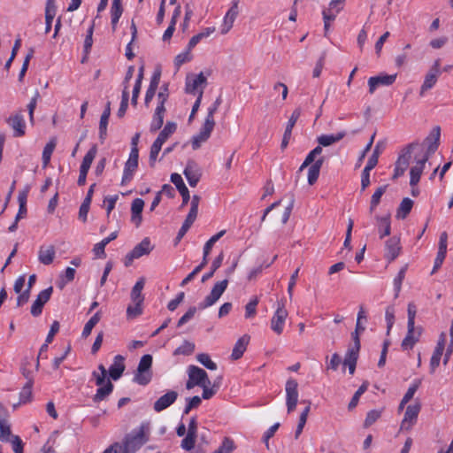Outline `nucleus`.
<instances>
[{
	"mask_svg": "<svg viewBox=\"0 0 453 453\" xmlns=\"http://www.w3.org/2000/svg\"><path fill=\"white\" fill-rule=\"evenodd\" d=\"M441 136L440 127H434L430 134L424 140L422 143L418 142V146L415 147L414 151V161L415 165L411 168L410 171V185L411 187L417 186L419 182L426 163L431 155H433L439 146Z\"/></svg>",
	"mask_w": 453,
	"mask_h": 453,
	"instance_id": "nucleus-1",
	"label": "nucleus"
},
{
	"mask_svg": "<svg viewBox=\"0 0 453 453\" xmlns=\"http://www.w3.org/2000/svg\"><path fill=\"white\" fill-rule=\"evenodd\" d=\"M143 431L138 432L136 434H127L123 441V445L115 442L107 448L103 453H134L138 450L144 443Z\"/></svg>",
	"mask_w": 453,
	"mask_h": 453,
	"instance_id": "nucleus-2",
	"label": "nucleus"
},
{
	"mask_svg": "<svg viewBox=\"0 0 453 453\" xmlns=\"http://www.w3.org/2000/svg\"><path fill=\"white\" fill-rule=\"evenodd\" d=\"M98 370L100 372L95 371L92 373L96 385L98 386L96 393L93 396L94 403L104 401L113 390V384L107 378V371L104 365H99Z\"/></svg>",
	"mask_w": 453,
	"mask_h": 453,
	"instance_id": "nucleus-3",
	"label": "nucleus"
},
{
	"mask_svg": "<svg viewBox=\"0 0 453 453\" xmlns=\"http://www.w3.org/2000/svg\"><path fill=\"white\" fill-rule=\"evenodd\" d=\"M151 365H152V356L150 354H146L142 357L140 359L137 372L134 375V380L139 385L145 386L147 385L152 378L151 372Z\"/></svg>",
	"mask_w": 453,
	"mask_h": 453,
	"instance_id": "nucleus-4",
	"label": "nucleus"
},
{
	"mask_svg": "<svg viewBox=\"0 0 453 453\" xmlns=\"http://www.w3.org/2000/svg\"><path fill=\"white\" fill-rule=\"evenodd\" d=\"M417 146L418 142H411L403 149L402 153L400 154L395 162V173L393 174L394 180L397 179L398 177L402 176L404 173V172L409 166L411 154L413 153L414 149Z\"/></svg>",
	"mask_w": 453,
	"mask_h": 453,
	"instance_id": "nucleus-5",
	"label": "nucleus"
},
{
	"mask_svg": "<svg viewBox=\"0 0 453 453\" xmlns=\"http://www.w3.org/2000/svg\"><path fill=\"white\" fill-rule=\"evenodd\" d=\"M228 285V280L218 281L212 288L211 293L198 304V309L203 310L212 306L220 298Z\"/></svg>",
	"mask_w": 453,
	"mask_h": 453,
	"instance_id": "nucleus-6",
	"label": "nucleus"
},
{
	"mask_svg": "<svg viewBox=\"0 0 453 453\" xmlns=\"http://www.w3.org/2000/svg\"><path fill=\"white\" fill-rule=\"evenodd\" d=\"M188 380L186 383L187 389H192L196 386L202 387L208 381L209 377L207 372L196 365H189L188 369Z\"/></svg>",
	"mask_w": 453,
	"mask_h": 453,
	"instance_id": "nucleus-7",
	"label": "nucleus"
},
{
	"mask_svg": "<svg viewBox=\"0 0 453 453\" xmlns=\"http://www.w3.org/2000/svg\"><path fill=\"white\" fill-rule=\"evenodd\" d=\"M152 250L150 241L149 238H144L138 243L125 257V265L129 266L134 259H137L144 255H148Z\"/></svg>",
	"mask_w": 453,
	"mask_h": 453,
	"instance_id": "nucleus-8",
	"label": "nucleus"
},
{
	"mask_svg": "<svg viewBox=\"0 0 453 453\" xmlns=\"http://www.w3.org/2000/svg\"><path fill=\"white\" fill-rule=\"evenodd\" d=\"M288 314L284 303L279 302L277 310L271 319V328L277 334H282Z\"/></svg>",
	"mask_w": 453,
	"mask_h": 453,
	"instance_id": "nucleus-9",
	"label": "nucleus"
},
{
	"mask_svg": "<svg viewBox=\"0 0 453 453\" xmlns=\"http://www.w3.org/2000/svg\"><path fill=\"white\" fill-rule=\"evenodd\" d=\"M298 383L294 379H288L286 382V404L288 412H292L298 401Z\"/></svg>",
	"mask_w": 453,
	"mask_h": 453,
	"instance_id": "nucleus-10",
	"label": "nucleus"
},
{
	"mask_svg": "<svg viewBox=\"0 0 453 453\" xmlns=\"http://www.w3.org/2000/svg\"><path fill=\"white\" fill-rule=\"evenodd\" d=\"M440 66L441 61L440 59H436L425 77L420 88V96H423L426 91L431 89L435 85L441 74Z\"/></svg>",
	"mask_w": 453,
	"mask_h": 453,
	"instance_id": "nucleus-11",
	"label": "nucleus"
},
{
	"mask_svg": "<svg viewBox=\"0 0 453 453\" xmlns=\"http://www.w3.org/2000/svg\"><path fill=\"white\" fill-rule=\"evenodd\" d=\"M420 403L409 405L404 413L403 419L402 420L400 429L409 431L416 423L418 413L420 411Z\"/></svg>",
	"mask_w": 453,
	"mask_h": 453,
	"instance_id": "nucleus-12",
	"label": "nucleus"
},
{
	"mask_svg": "<svg viewBox=\"0 0 453 453\" xmlns=\"http://www.w3.org/2000/svg\"><path fill=\"white\" fill-rule=\"evenodd\" d=\"M139 154H135L134 151H130L129 157L125 164L123 177L121 184L125 185L131 181L134 177L135 171L138 168Z\"/></svg>",
	"mask_w": 453,
	"mask_h": 453,
	"instance_id": "nucleus-13",
	"label": "nucleus"
},
{
	"mask_svg": "<svg viewBox=\"0 0 453 453\" xmlns=\"http://www.w3.org/2000/svg\"><path fill=\"white\" fill-rule=\"evenodd\" d=\"M396 79V74L381 73L377 76L370 77L368 80L369 93L373 94L380 86H390Z\"/></svg>",
	"mask_w": 453,
	"mask_h": 453,
	"instance_id": "nucleus-14",
	"label": "nucleus"
},
{
	"mask_svg": "<svg viewBox=\"0 0 453 453\" xmlns=\"http://www.w3.org/2000/svg\"><path fill=\"white\" fill-rule=\"evenodd\" d=\"M401 249L400 238L392 236L385 242L384 257L391 263L399 256Z\"/></svg>",
	"mask_w": 453,
	"mask_h": 453,
	"instance_id": "nucleus-15",
	"label": "nucleus"
},
{
	"mask_svg": "<svg viewBox=\"0 0 453 453\" xmlns=\"http://www.w3.org/2000/svg\"><path fill=\"white\" fill-rule=\"evenodd\" d=\"M7 124L13 130L14 137H21L26 134V122L21 112H17L6 119Z\"/></svg>",
	"mask_w": 453,
	"mask_h": 453,
	"instance_id": "nucleus-16",
	"label": "nucleus"
},
{
	"mask_svg": "<svg viewBox=\"0 0 453 453\" xmlns=\"http://www.w3.org/2000/svg\"><path fill=\"white\" fill-rule=\"evenodd\" d=\"M183 173L186 179L188 180V184L191 187H196L202 175L201 169L198 167L197 164L192 159H189L188 161Z\"/></svg>",
	"mask_w": 453,
	"mask_h": 453,
	"instance_id": "nucleus-17",
	"label": "nucleus"
},
{
	"mask_svg": "<svg viewBox=\"0 0 453 453\" xmlns=\"http://www.w3.org/2000/svg\"><path fill=\"white\" fill-rule=\"evenodd\" d=\"M53 288L50 287L41 291L31 307V314L34 317L39 316L42 311L43 305L50 300Z\"/></svg>",
	"mask_w": 453,
	"mask_h": 453,
	"instance_id": "nucleus-18",
	"label": "nucleus"
},
{
	"mask_svg": "<svg viewBox=\"0 0 453 453\" xmlns=\"http://www.w3.org/2000/svg\"><path fill=\"white\" fill-rule=\"evenodd\" d=\"M447 245L448 234L446 232H442L440 235L438 252L434 260V268L431 273L432 274H434L441 266L446 257Z\"/></svg>",
	"mask_w": 453,
	"mask_h": 453,
	"instance_id": "nucleus-19",
	"label": "nucleus"
},
{
	"mask_svg": "<svg viewBox=\"0 0 453 453\" xmlns=\"http://www.w3.org/2000/svg\"><path fill=\"white\" fill-rule=\"evenodd\" d=\"M178 393L174 390H170L154 403L153 409L155 411L160 412L172 405L176 401Z\"/></svg>",
	"mask_w": 453,
	"mask_h": 453,
	"instance_id": "nucleus-20",
	"label": "nucleus"
},
{
	"mask_svg": "<svg viewBox=\"0 0 453 453\" xmlns=\"http://www.w3.org/2000/svg\"><path fill=\"white\" fill-rule=\"evenodd\" d=\"M207 82L206 77L203 73H200L197 75H193L187 78L185 91L188 94L196 95L198 94L197 91L200 86H205Z\"/></svg>",
	"mask_w": 453,
	"mask_h": 453,
	"instance_id": "nucleus-21",
	"label": "nucleus"
},
{
	"mask_svg": "<svg viewBox=\"0 0 453 453\" xmlns=\"http://www.w3.org/2000/svg\"><path fill=\"white\" fill-rule=\"evenodd\" d=\"M213 128L214 126H211L210 122L203 123L200 132L192 138L191 143L193 150L199 149L202 143L210 138Z\"/></svg>",
	"mask_w": 453,
	"mask_h": 453,
	"instance_id": "nucleus-22",
	"label": "nucleus"
},
{
	"mask_svg": "<svg viewBox=\"0 0 453 453\" xmlns=\"http://www.w3.org/2000/svg\"><path fill=\"white\" fill-rule=\"evenodd\" d=\"M238 15V4L234 2L226 13L221 26V34H227L233 27L234 22Z\"/></svg>",
	"mask_w": 453,
	"mask_h": 453,
	"instance_id": "nucleus-23",
	"label": "nucleus"
},
{
	"mask_svg": "<svg viewBox=\"0 0 453 453\" xmlns=\"http://www.w3.org/2000/svg\"><path fill=\"white\" fill-rule=\"evenodd\" d=\"M171 181L176 186V188L182 196L181 206H185L190 199L189 191L183 182L182 177L179 173H172Z\"/></svg>",
	"mask_w": 453,
	"mask_h": 453,
	"instance_id": "nucleus-24",
	"label": "nucleus"
},
{
	"mask_svg": "<svg viewBox=\"0 0 453 453\" xmlns=\"http://www.w3.org/2000/svg\"><path fill=\"white\" fill-rule=\"evenodd\" d=\"M250 336L248 334H243L241 338L238 339L232 350L231 358L233 360H238L242 357L250 342Z\"/></svg>",
	"mask_w": 453,
	"mask_h": 453,
	"instance_id": "nucleus-25",
	"label": "nucleus"
},
{
	"mask_svg": "<svg viewBox=\"0 0 453 453\" xmlns=\"http://www.w3.org/2000/svg\"><path fill=\"white\" fill-rule=\"evenodd\" d=\"M111 115V102H107L105 108L101 115L100 122H99V139L102 142L106 138L107 135V126L109 118Z\"/></svg>",
	"mask_w": 453,
	"mask_h": 453,
	"instance_id": "nucleus-26",
	"label": "nucleus"
},
{
	"mask_svg": "<svg viewBox=\"0 0 453 453\" xmlns=\"http://www.w3.org/2000/svg\"><path fill=\"white\" fill-rule=\"evenodd\" d=\"M124 371V357L118 355L114 357L113 364L109 368V375L112 380H117L121 377Z\"/></svg>",
	"mask_w": 453,
	"mask_h": 453,
	"instance_id": "nucleus-27",
	"label": "nucleus"
},
{
	"mask_svg": "<svg viewBox=\"0 0 453 453\" xmlns=\"http://www.w3.org/2000/svg\"><path fill=\"white\" fill-rule=\"evenodd\" d=\"M56 255L55 247L53 245L42 246L38 252V259L43 265H50Z\"/></svg>",
	"mask_w": 453,
	"mask_h": 453,
	"instance_id": "nucleus-28",
	"label": "nucleus"
},
{
	"mask_svg": "<svg viewBox=\"0 0 453 453\" xmlns=\"http://www.w3.org/2000/svg\"><path fill=\"white\" fill-rule=\"evenodd\" d=\"M165 111L162 104L157 106L150 127V132L154 133L162 127Z\"/></svg>",
	"mask_w": 453,
	"mask_h": 453,
	"instance_id": "nucleus-29",
	"label": "nucleus"
},
{
	"mask_svg": "<svg viewBox=\"0 0 453 453\" xmlns=\"http://www.w3.org/2000/svg\"><path fill=\"white\" fill-rule=\"evenodd\" d=\"M375 219L377 221V229L380 239H383L385 236H388L391 233V223H390V216H375Z\"/></svg>",
	"mask_w": 453,
	"mask_h": 453,
	"instance_id": "nucleus-30",
	"label": "nucleus"
},
{
	"mask_svg": "<svg viewBox=\"0 0 453 453\" xmlns=\"http://www.w3.org/2000/svg\"><path fill=\"white\" fill-rule=\"evenodd\" d=\"M57 6L55 0H47L45 7V33L48 34L52 26V21L56 16Z\"/></svg>",
	"mask_w": 453,
	"mask_h": 453,
	"instance_id": "nucleus-31",
	"label": "nucleus"
},
{
	"mask_svg": "<svg viewBox=\"0 0 453 453\" xmlns=\"http://www.w3.org/2000/svg\"><path fill=\"white\" fill-rule=\"evenodd\" d=\"M144 207V201L141 198H135L131 204V220L139 226L142 222V212Z\"/></svg>",
	"mask_w": 453,
	"mask_h": 453,
	"instance_id": "nucleus-32",
	"label": "nucleus"
},
{
	"mask_svg": "<svg viewBox=\"0 0 453 453\" xmlns=\"http://www.w3.org/2000/svg\"><path fill=\"white\" fill-rule=\"evenodd\" d=\"M346 135L345 131H341L333 134H322L317 138L320 146L327 147L343 139Z\"/></svg>",
	"mask_w": 453,
	"mask_h": 453,
	"instance_id": "nucleus-33",
	"label": "nucleus"
},
{
	"mask_svg": "<svg viewBox=\"0 0 453 453\" xmlns=\"http://www.w3.org/2000/svg\"><path fill=\"white\" fill-rule=\"evenodd\" d=\"M359 357V350H354V349H349L347 350L345 354V357L343 360V365L348 366L349 372L350 374H354L357 362Z\"/></svg>",
	"mask_w": 453,
	"mask_h": 453,
	"instance_id": "nucleus-34",
	"label": "nucleus"
},
{
	"mask_svg": "<svg viewBox=\"0 0 453 453\" xmlns=\"http://www.w3.org/2000/svg\"><path fill=\"white\" fill-rule=\"evenodd\" d=\"M324 161V157H320L310 166L308 171V183L310 185H313L317 181Z\"/></svg>",
	"mask_w": 453,
	"mask_h": 453,
	"instance_id": "nucleus-35",
	"label": "nucleus"
},
{
	"mask_svg": "<svg viewBox=\"0 0 453 453\" xmlns=\"http://www.w3.org/2000/svg\"><path fill=\"white\" fill-rule=\"evenodd\" d=\"M123 8L121 5V0H112L111 7V27L112 30H116L117 24L122 15Z\"/></svg>",
	"mask_w": 453,
	"mask_h": 453,
	"instance_id": "nucleus-36",
	"label": "nucleus"
},
{
	"mask_svg": "<svg viewBox=\"0 0 453 453\" xmlns=\"http://www.w3.org/2000/svg\"><path fill=\"white\" fill-rule=\"evenodd\" d=\"M145 285V279L140 278L131 290V300L132 303H143L144 296L142 294V291Z\"/></svg>",
	"mask_w": 453,
	"mask_h": 453,
	"instance_id": "nucleus-37",
	"label": "nucleus"
},
{
	"mask_svg": "<svg viewBox=\"0 0 453 453\" xmlns=\"http://www.w3.org/2000/svg\"><path fill=\"white\" fill-rule=\"evenodd\" d=\"M29 188L27 187L25 190L19 193L18 201L19 204V211L16 216V221H19L27 214V200Z\"/></svg>",
	"mask_w": 453,
	"mask_h": 453,
	"instance_id": "nucleus-38",
	"label": "nucleus"
},
{
	"mask_svg": "<svg viewBox=\"0 0 453 453\" xmlns=\"http://www.w3.org/2000/svg\"><path fill=\"white\" fill-rule=\"evenodd\" d=\"M214 32H215L214 27H206L202 32L192 36L188 44V50H192L193 48H195L201 42V40L209 37Z\"/></svg>",
	"mask_w": 453,
	"mask_h": 453,
	"instance_id": "nucleus-39",
	"label": "nucleus"
},
{
	"mask_svg": "<svg viewBox=\"0 0 453 453\" xmlns=\"http://www.w3.org/2000/svg\"><path fill=\"white\" fill-rule=\"evenodd\" d=\"M413 206V201L408 197H405L401 202L397 211H396V218L404 219L408 214L411 212Z\"/></svg>",
	"mask_w": 453,
	"mask_h": 453,
	"instance_id": "nucleus-40",
	"label": "nucleus"
},
{
	"mask_svg": "<svg viewBox=\"0 0 453 453\" xmlns=\"http://www.w3.org/2000/svg\"><path fill=\"white\" fill-rule=\"evenodd\" d=\"M176 129L177 124L175 122L168 121L156 140L164 144L166 140L176 131Z\"/></svg>",
	"mask_w": 453,
	"mask_h": 453,
	"instance_id": "nucleus-41",
	"label": "nucleus"
},
{
	"mask_svg": "<svg viewBox=\"0 0 453 453\" xmlns=\"http://www.w3.org/2000/svg\"><path fill=\"white\" fill-rule=\"evenodd\" d=\"M387 188H388V185H383V186L379 187L375 190V192L372 196L371 202H370V208H369L370 213H372L374 211V210L377 208V206L380 204V198L386 192Z\"/></svg>",
	"mask_w": 453,
	"mask_h": 453,
	"instance_id": "nucleus-42",
	"label": "nucleus"
},
{
	"mask_svg": "<svg viewBox=\"0 0 453 453\" xmlns=\"http://www.w3.org/2000/svg\"><path fill=\"white\" fill-rule=\"evenodd\" d=\"M142 79H143V66L140 67V69H139V73H138L134 87L133 88L131 103L134 106H136V104H137V100H138L139 94H140L141 88H142Z\"/></svg>",
	"mask_w": 453,
	"mask_h": 453,
	"instance_id": "nucleus-43",
	"label": "nucleus"
},
{
	"mask_svg": "<svg viewBox=\"0 0 453 453\" xmlns=\"http://www.w3.org/2000/svg\"><path fill=\"white\" fill-rule=\"evenodd\" d=\"M96 153H97V148L96 145H93L89 149V150L86 153V155L84 156L80 168L89 171V168L96 156Z\"/></svg>",
	"mask_w": 453,
	"mask_h": 453,
	"instance_id": "nucleus-44",
	"label": "nucleus"
},
{
	"mask_svg": "<svg viewBox=\"0 0 453 453\" xmlns=\"http://www.w3.org/2000/svg\"><path fill=\"white\" fill-rule=\"evenodd\" d=\"M12 434L10 425L7 423L4 417H0V440L2 441H9L12 440Z\"/></svg>",
	"mask_w": 453,
	"mask_h": 453,
	"instance_id": "nucleus-45",
	"label": "nucleus"
},
{
	"mask_svg": "<svg viewBox=\"0 0 453 453\" xmlns=\"http://www.w3.org/2000/svg\"><path fill=\"white\" fill-rule=\"evenodd\" d=\"M224 259V254L221 252L211 263V266L210 267V272L203 274L202 277V281L204 282L207 280L211 279L214 273L221 266Z\"/></svg>",
	"mask_w": 453,
	"mask_h": 453,
	"instance_id": "nucleus-46",
	"label": "nucleus"
},
{
	"mask_svg": "<svg viewBox=\"0 0 453 453\" xmlns=\"http://www.w3.org/2000/svg\"><path fill=\"white\" fill-rule=\"evenodd\" d=\"M33 381H27V383L22 388L20 393H19V403H29L32 399L33 394H32V387H33Z\"/></svg>",
	"mask_w": 453,
	"mask_h": 453,
	"instance_id": "nucleus-47",
	"label": "nucleus"
},
{
	"mask_svg": "<svg viewBox=\"0 0 453 453\" xmlns=\"http://www.w3.org/2000/svg\"><path fill=\"white\" fill-rule=\"evenodd\" d=\"M414 327L411 329V327H407V334L403 338L401 348L403 350L411 349L414 345L417 343V339L413 338Z\"/></svg>",
	"mask_w": 453,
	"mask_h": 453,
	"instance_id": "nucleus-48",
	"label": "nucleus"
},
{
	"mask_svg": "<svg viewBox=\"0 0 453 453\" xmlns=\"http://www.w3.org/2000/svg\"><path fill=\"white\" fill-rule=\"evenodd\" d=\"M56 147V142L55 140H50L44 147L42 151V165L43 167H47V165L50 163L51 155L55 150Z\"/></svg>",
	"mask_w": 453,
	"mask_h": 453,
	"instance_id": "nucleus-49",
	"label": "nucleus"
},
{
	"mask_svg": "<svg viewBox=\"0 0 453 453\" xmlns=\"http://www.w3.org/2000/svg\"><path fill=\"white\" fill-rule=\"evenodd\" d=\"M101 319L100 312L97 311L95 313L89 320L85 324L83 331H82V337L87 338L90 334L94 326L99 322Z\"/></svg>",
	"mask_w": 453,
	"mask_h": 453,
	"instance_id": "nucleus-50",
	"label": "nucleus"
},
{
	"mask_svg": "<svg viewBox=\"0 0 453 453\" xmlns=\"http://www.w3.org/2000/svg\"><path fill=\"white\" fill-rule=\"evenodd\" d=\"M406 271H407V265H405L404 266H403L400 269L396 277L394 280V288H395V297H398V296H399V293H400L401 288H402V283L405 278Z\"/></svg>",
	"mask_w": 453,
	"mask_h": 453,
	"instance_id": "nucleus-51",
	"label": "nucleus"
},
{
	"mask_svg": "<svg viewBox=\"0 0 453 453\" xmlns=\"http://www.w3.org/2000/svg\"><path fill=\"white\" fill-rule=\"evenodd\" d=\"M234 449V441L229 437H225L221 445L213 453H232Z\"/></svg>",
	"mask_w": 453,
	"mask_h": 453,
	"instance_id": "nucleus-52",
	"label": "nucleus"
},
{
	"mask_svg": "<svg viewBox=\"0 0 453 453\" xmlns=\"http://www.w3.org/2000/svg\"><path fill=\"white\" fill-rule=\"evenodd\" d=\"M368 388V382H364L359 388L356 391L354 395L352 396L349 403V410H353L358 403L359 397L367 390Z\"/></svg>",
	"mask_w": 453,
	"mask_h": 453,
	"instance_id": "nucleus-53",
	"label": "nucleus"
},
{
	"mask_svg": "<svg viewBox=\"0 0 453 453\" xmlns=\"http://www.w3.org/2000/svg\"><path fill=\"white\" fill-rule=\"evenodd\" d=\"M187 403L183 410V415L188 414L193 409H196L202 403V398L198 395L188 397L186 399Z\"/></svg>",
	"mask_w": 453,
	"mask_h": 453,
	"instance_id": "nucleus-54",
	"label": "nucleus"
},
{
	"mask_svg": "<svg viewBox=\"0 0 453 453\" xmlns=\"http://www.w3.org/2000/svg\"><path fill=\"white\" fill-rule=\"evenodd\" d=\"M218 387L219 386L216 385V383H214L213 386L211 387V380H208V381H206L203 384V386L201 387L203 388V394L201 398L205 400L211 399L217 393Z\"/></svg>",
	"mask_w": 453,
	"mask_h": 453,
	"instance_id": "nucleus-55",
	"label": "nucleus"
},
{
	"mask_svg": "<svg viewBox=\"0 0 453 453\" xmlns=\"http://www.w3.org/2000/svg\"><path fill=\"white\" fill-rule=\"evenodd\" d=\"M192 59L191 50H188V46L187 50L180 54H178L174 58V65L177 68H180L183 64L189 62Z\"/></svg>",
	"mask_w": 453,
	"mask_h": 453,
	"instance_id": "nucleus-56",
	"label": "nucleus"
},
{
	"mask_svg": "<svg viewBox=\"0 0 453 453\" xmlns=\"http://www.w3.org/2000/svg\"><path fill=\"white\" fill-rule=\"evenodd\" d=\"M195 350V344L185 341L180 347H178L174 352L173 355H185L189 356L191 355Z\"/></svg>",
	"mask_w": 453,
	"mask_h": 453,
	"instance_id": "nucleus-57",
	"label": "nucleus"
},
{
	"mask_svg": "<svg viewBox=\"0 0 453 453\" xmlns=\"http://www.w3.org/2000/svg\"><path fill=\"white\" fill-rule=\"evenodd\" d=\"M142 303H133L129 304L127 308V319H134L140 316L142 313Z\"/></svg>",
	"mask_w": 453,
	"mask_h": 453,
	"instance_id": "nucleus-58",
	"label": "nucleus"
},
{
	"mask_svg": "<svg viewBox=\"0 0 453 453\" xmlns=\"http://www.w3.org/2000/svg\"><path fill=\"white\" fill-rule=\"evenodd\" d=\"M163 143H161L159 141L155 140L150 147V165L151 167L154 166L155 162L157 160V157L158 156V153L160 152L162 149Z\"/></svg>",
	"mask_w": 453,
	"mask_h": 453,
	"instance_id": "nucleus-59",
	"label": "nucleus"
},
{
	"mask_svg": "<svg viewBox=\"0 0 453 453\" xmlns=\"http://www.w3.org/2000/svg\"><path fill=\"white\" fill-rule=\"evenodd\" d=\"M197 361L202 364L203 366H205L209 370H216L217 365L214 363L210 356L206 353H201L196 356Z\"/></svg>",
	"mask_w": 453,
	"mask_h": 453,
	"instance_id": "nucleus-60",
	"label": "nucleus"
},
{
	"mask_svg": "<svg viewBox=\"0 0 453 453\" xmlns=\"http://www.w3.org/2000/svg\"><path fill=\"white\" fill-rule=\"evenodd\" d=\"M32 363L30 360L26 359L20 368L22 375L27 380V381L34 382V372L31 369Z\"/></svg>",
	"mask_w": 453,
	"mask_h": 453,
	"instance_id": "nucleus-61",
	"label": "nucleus"
},
{
	"mask_svg": "<svg viewBox=\"0 0 453 453\" xmlns=\"http://www.w3.org/2000/svg\"><path fill=\"white\" fill-rule=\"evenodd\" d=\"M420 384H421L420 379H417L413 381L412 385L408 388L407 392L405 393V395L403 397L404 403H409L412 399L414 394L419 388Z\"/></svg>",
	"mask_w": 453,
	"mask_h": 453,
	"instance_id": "nucleus-62",
	"label": "nucleus"
},
{
	"mask_svg": "<svg viewBox=\"0 0 453 453\" xmlns=\"http://www.w3.org/2000/svg\"><path fill=\"white\" fill-rule=\"evenodd\" d=\"M258 303L257 297H254L251 299L245 306V317L247 319L252 318L256 315L257 312V305Z\"/></svg>",
	"mask_w": 453,
	"mask_h": 453,
	"instance_id": "nucleus-63",
	"label": "nucleus"
},
{
	"mask_svg": "<svg viewBox=\"0 0 453 453\" xmlns=\"http://www.w3.org/2000/svg\"><path fill=\"white\" fill-rule=\"evenodd\" d=\"M380 417V411H376V410L370 411L367 413L365 423H364L365 427L371 426L373 423H375L379 419Z\"/></svg>",
	"mask_w": 453,
	"mask_h": 453,
	"instance_id": "nucleus-64",
	"label": "nucleus"
}]
</instances>
